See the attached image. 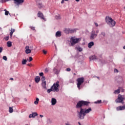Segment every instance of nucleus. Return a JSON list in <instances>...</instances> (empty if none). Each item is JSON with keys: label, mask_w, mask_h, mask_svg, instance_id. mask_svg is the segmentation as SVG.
Wrapping results in <instances>:
<instances>
[{"label": "nucleus", "mask_w": 125, "mask_h": 125, "mask_svg": "<svg viewBox=\"0 0 125 125\" xmlns=\"http://www.w3.org/2000/svg\"><path fill=\"white\" fill-rule=\"evenodd\" d=\"M90 104V102L84 101H79L76 105V108L77 109H80V111L77 110L78 116L80 120H83L84 117L86 115V114H88L90 112H91L92 109L91 107L88 108H83V106H88V104Z\"/></svg>", "instance_id": "obj_1"}, {"label": "nucleus", "mask_w": 125, "mask_h": 125, "mask_svg": "<svg viewBox=\"0 0 125 125\" xmlns=\"http://www.w3.org/2000/svg\"><path fill=\"white\" fill-rule=\"evenodd\" d=\"M58 87H59V81H57L56 83H54L50 89H48L47 92V93H50L51 91H53L54 92L56 91L57 92H58V91H59V89Z\"/></svg>", "instance_id": "obj_2"}, {"label": "nucleus", "mask_w": 125, "mask_h": 125, "mask_svg": "<svg viewBox=\"0 0 125 125\" xmlns=\"http://www.w3.org/2000/svg\"><path fill=\"white\" fill-rule=\"evenodd\" d=\"M105 21L108 24V25L109 26V27H111V28H113V27H115V25H116V22L112 18L107 16L105 18Z\"/></svg>", "instance_id": "obj_3"}, {"label": "nucleus", "mask_w": 125, "mask_h": 125, "mask_svg": "<svg viewBox=\"0 0 125 125\" xmlns=\"http://www.w3.org/2000/svg\"><path fill=\"white\" fill-rule=\"evenodd\" d=\"M76 81L77 82V87L80 90L83 87L82 84H83L84 82V78H83V77H80L78 78Z\"/></svg>", "instance_id": "obj_4"}, {"label": "nucleus", "mask_w": 125, "mask_h": 125, "mask_svg": "<svg viewBox=\"0 0 125 125\" xmlns=\"http://www.w3.org/2000/svg\"><path fill=\"white\" fill-rule=\"evenodd\" d=\"M81 38H75V37H71L70 39L71 46H73L76 43H78L81 42Z\"/></svg>", "instance_id": "obj_5"}, {"label": "nucleus", "mask_w": 125, "mask_h": 125, "mask_svg": "<svg viewBox=\"0 0 125 125\" xmlns=\"http://www.w3.org/2000/svg\"><path fill=\"white\" fill-rule=\"evenodd\" d=\"M124 100H125V96L119 94L118 98L115 100V102L116 103H122V104H124L125 103Z\"/></svg>", "instance_id": "obj_6"}, {"label": "nucleus", "mask_w": 125, "mask_h": 125, "mask_svg": "<svg viewBox=\"0 0 125 125\" xmlns=\"http://www.w3.org/2000/svg\"><path fill=\"white\" fill-rule=\"evenodd\" d=\"M77 31V29H71L70 28H66L64 30L65 33L66 34H74Z\"/></svg>", "instance_id": "obj_7"}, {"label": "nucleus", "mask_w": 125, "mask_h": 125, "mask_svg": "<svg viewBox=\"0 0 125 125\" xmlns=\"http://www.w3.org/2000/svg\"><path fill=\"white\" fill-rule=\"evenodd\" d=\"M97 37V34L95 33V31L94 30L92 31L89 37L90 40H94Z\"/></svg>", "instance_id": "obj_8"}, {"label": "nucleus", "mask_w": 125, "mask_h": 125, "mask_svg": "<svg viewBox=\"0 0 125 125\" xmlns=\"http://www.w3.org/2000/svg\"><path fill=\"white\" fill-rule=\"evenodd\" d=\"M14 4L19 5H21L24 2V0H14Z\"/></svg>", "instance_id": "obj_9"}, {"label": "nucleus", "mask_w": 125, "mask_h": 125, "mask_svg": "<svg viewBox=\"0 0 125 125\" xmlns=\"http://www.w3.org/2000/svg\"><path fill=\"white\" fill-rule=\"evenodd\" d=\"M38 17L41 18V19L44 20V21H46L45 18H44V17H43V14L40 11L38 12Z\"/></svg>", "instance_id": "obj_10"}, {"label": "nucleus", "mask_w": 125, "mask_h": 125, "mask_svg": "<svg viewBox=\"0 0 125 125\" xmlns=\"http://www.w3.org/2000/svg\"><path fill=\"white\" fill-rule=\"evenodd\" d=\"M36 3L39 8L42 7V4L41 2V0H36Z\"/></svg>", "instance_id": "obj_11"}, {"label": "nucleus", "mask_w": 125, "mask_h": 125, "mask_svg": "<svg viewBox=\"0 0 125 125\" xmlns=\"http://www.w3.org/2000/svg\"><path fill=\"white\" fill-rule=\"evenodd\" d=\"M125 109V105H120L116 108L117 111H122Z\"/></svg>", "instance_id": "obj_12"}, {"label": "nucleus", "mask_w": 125, "mask_h": 125, "mask_svg": "<svg viewBox=\"0 0 125 125\" xmlns=\"http://www.w3.org/2000/svg\"><path fill=\"white\" fill-rule=\"evenodd\" d=\"M30 47L29 46H26L25 47V53L26 54H29V53H31V49H29Z\"/></svg>", "instance_id": "obj_13"}, {"label": "nucleus", "mask_w": 125, "mask_h": 125, "mask_svg": "<svg viewBox=\"0 0 125 125\" xmlns=\"http://www.w3.org/2000/svg\"><path fill=\"white\" fill-rule=\"evenodd\" d=\"M36 116H38V113L37 112H33L29 115V118H36Z\"/></svg>", "instance_id": "obj_14"}, {"label": "nucleus", "mask_w": 125, "mask_h": 125, "mask_svg": "<svg viewBox=\"0 0 125 125\" xmlns=\"http://www.w3.org/2000/svg\"><path fill=\"white\" fill-rule=\"evenodd\" d=\"M35 83H40V81H41V78H40V76H36L35 78Z\"/></svg>", "instance_id": "obj_15"}, {"label": "nucleus", "mask_w": 125, "mask_h": 125, "mask_svg": "<svg viewBox=\"0 0 125 125\" xmlns=\"http://www.w3.org/2000/svg\"><path fill=\"white\" fill-rule=\"evenodd\" d=\"M42 85L44 89H46V81L42 82Z\"/></svg>", "instance_id": "obj_16"}, {"label": "nucleus", "mask_w": 125, "mask_h": 125, "mask_svg": "<svg viewBox=\"0 0 125 125\" xmlns=\"http://www.w3.org/2000/svg\"><path fill=\"white\" fill-rule=\"evenodd\" d=\"M57 102V101H56V99L55 98H52L51 99V103L52 105H55Z\"/></svg>", "instance_id": "obj_17"}, {"label": "nucleus", "mask_w": 125, "mask_h": 125, "mask_svg": "<svg viewBox=\"0 0 125 125\" xmlns=\"http://www.w3.org/2000/svg\"><path fill=\"white\" fill-rule=\"evenodd\" d=\"M122 87H119L117 90H115L114 91V94H119V93H120V90H121V89H122Z\"/></svg>", "instance_id": "obj_18"}, {"label": "nucleus", "mask_w": 125, "mask_h": 125, "mask_svg": "<svg viewBox=\"0 0 125 125\" xmlns=\"http://www.w3.org/2000/svg\"><path fill=\"white\" fill-rule=\"evenodd\" d=\"M94 45V42H91L88 44V47L89 48H91L92 46Z\"/></svg>", "instance_id": "obj_19"}, {"label": "nucleus", "mask_w": 125, "mask_h": 125, "mask_svg": "<svg viewBox=\"0 0 125 125\" xmlns=\"http://www.w3.org/2000/svg\"><path fill=\"white\" fill-rule=\"evenodd\" d=\"M90 60H97V57H96L95 55L91 56L89 57Z\"/></svg>", "instance_id": "obj_20"}, {"label": "nucleus", "mask_w": 125, "mask_h": 125, "mask_svg": "<svg viewBox=\"0 0 125 125\" xmlns=\"http://www.w3.org/2000/svg\"><path fill=\"white\" fill-rule=\"evenodd\" d=\"M55 36H56V37L57 38L61 37V31H58L56 33Z\"/></svg>", "instance_id": "obj_21"}, {"label": "nucleus", "mask_w": 125, "mask_h": 125, "mask_svg": "<svg viewBox=\"0 0 125 125\" xmlns=\"http://www.w3.org/2000/svg\"><path fill=\"white\" fill-rule=\"evenodd\" d=\"M75 48L77 50H78L79 52H82V51H83V48L80 46H76Z\"/></svg>", "instance_id": "obj_22"}, {"label": "nucleus", "mask_w": 125, "mask_h": 125, "mask_svg": "<svg viewBox=\"0 0 125 125\" xmlns=\"http://www.w3.org/2000/svg\"><path fill=\"white\" fill-rule=\"evenodd\" d=\"M7 46L8 47H11V46H12V42H11L10 41H8L7 42Z\"/></svg>", "instance_id": "obj_23"}, {"label": "nucleus", "mask_w": 125, "mask_h": 125, "mask_svg": "<svg viewBox=\"0 0 125 125\" xmlns=\"http://www.w3.org/2000/svg\"><path fill=\"white\" fill-rule=\"evenodd\" d=\"M94 104H101V103H102V100H98L96 102H94Z\"/></svg>", "instance_id": "obj_24"}, {"label": "nucleus", "mask_w": 125, "mask_h": 125, "mask_svg": "<svg viewBox=\"0 0 125 125\" xmlns=\"http://www.w3.org/2000/svg\"><path fill=\"white\" fill-rule=\"evenodd\" d=\"M15 32V29H11V32H10V35L11 37H12V35H13V33Z\"/></svg>", "instance_id": "obj_25"}, {"label": "nucleus", "mask_w": 125, "mask_h": 125, "mask_svg": "<svg viewBox=\"0 0 125 125\" xmlns=\"http://www.w3.org/2000/svg\"><path fill=\"white\" fill-rule=\"evenodd\" d=\"M39 101H40V99L39 98H36V101L34 102V104L35 105H37V104H39Z\"/></svg>", "instance_id": "obj_26"}, {"label": "nucleus", "mask_w": 125, "mask_h": 125, "mask_svg": "<svg viewBox=\"0 0 125 125\" xmlns=\"http://www.w3.org/2000/svg\"><path fill=\"white\" fill-rule=\"evenodd\" d=\"M11 0H0V3H4V2H6V1H9Z\"/></svg>", "instance_id": "obj_27"}, {"label": "nucleus", "mask_w": 125, "mask_h": 125, "mask_svg": "<svg viewBox=\"0 0 125 125\" xmlns=\"http://www.w3.org/2000/svg\"><path fill=\"white\" fill-rule=\"evenodd\" d=\"M26 63H27V60L23 59L22 61V65H25Z\"/></svg>", "instance_id": "obj_28"}, {"label": "nucleus", "mask_w": 125, "mask_h": 125, "mask_svg": "<svg viewBox=\"0 0 125 125\" xmlns=\"http://www.w3.org/2000/svg\"><path fill=\"white\" fill-rule=\"evenodd\" d=\"M55 18L57 20H59L61 19V17L60 16V15H59L56 16Z\"/></svg>", "instance_id": "obj_29"}, {"label": "nucleus", "mask_w": 125, "mask_h": 125, "mask_svg": "<svg viewBox=\"0 0 125 125\" xmlns=\"http://www.w3.org/2000/svg\"><path fill=\"white\" fill-rule=\"evenodd\" d=\"M9 113H13V108L11 107H9Z\"/></svg>", "instance_id": "obj_30"}, {"label": "nucleus", "mask_w": 125, "mask_h": 125, "mask_svg": "<svg viewBox=\"0 0 125 125\" xmlns=\"http://www.w3.org/2000/svg\"><path fill=\"white\" fill-rule=\"evenodd\" d=\"M4 11H5V15L7 16L8 14H9V12L6 10V9H4Z\"/></svg>", "instance_id": "obj_31"}, {"label": "nucleus", "mask_w": 125, "mask_h": 125, "mask_svg": "<svg viewBox=\"0 0 125 125\" xmlns=\"http://www.w3.org/2000/svg\"><path fill=\"white\" fill-rule=\"evenodd\" d=\"M4 40H5L6 41H8V40H9V36H6L4 38Z\"/></svg>", "instance_id": "obj_32"}, {"label": "nucleus", "mask_w": 125, "mask_h": 125, "mask_svg": "<svg viewBox=\"0 0 125 125\" xmlns=\"http://www.w3.org/2000/svg\"><path fill=\"white\" fill-rule=\"evenodd\" d=\"M29 28L32 30V31H35L36 30L35 27L34 26H29Z\"/></svg>", "instance_id": "obj_33"}, {"label": "nucleus", "mask_w": 125, "mask_h": 125, "mask_svg": "<svg viewBox=\"0 0 125 125\" xmlns=\"http://www.w3.org/2000/svg\"><path fill=\"white\" fill-rule=\"evenodd\" d=\"M101 35H102L104 38L106 36V34L104 32H102Z\"/></svg>", "instance_id": "obj_34"}, {"label": "nucleus", "mask_w": 125, "mask_h": 125, "mask_svg": "<svg viewBox=\"0 0 125 125\" xmlns=\"http://www.w3.org/2000/svg\"><path fill=\"white\" fill-rule=\"evenodd\" d=\"M53 72H54L55 74H57V72H58L57 69H56V68H54L53 69Z\"/></svg>", "instance_id": "obj_35"}, {"label": "nucleus", "mask_w": 125, "mask_h": 125, "mask_svg": "<svg viewBox=\"0 0 125 125\" xmlns=\"http://www.w3.org/2000/svg\"><path fill=\"white\" fill-rule=\"evenodd\" d=\"M3 59L5 60V61H7V57L5 56H3Z\"/></svg>", "instance_id": "obj_36"}, {"label": "nucleus", "mask_w": 125, "mask_h": 125, "mask_svg": "<svg viewBox=\"0 0 125 125\" xmlns=\"http://www.w3.org/2000/svg\"><path fill=\"white\" fill-rule=\"evenodd\" d=\"M41 80H42V82H44V81L45 80V77L42 76Z\"/></svg>", "instance_id": "obj_37"}, {"label": "nucleus", "mask_w": 125, "mask_h": 125, "mask_svg": "<svg viewBox=\"0 0 125 125\" xmlns=\"http://www.w3.org/2000/svg\"><path fill=\"white\" fill-rule=\"evenodd\" d=\"M39 76L40 77H43V72H41V73H39Z\"/></svg>", "instance_id": "obj_38"}, {"label": "nucleus", "mask_w": 125, "mask_h": 125, "mask_svg": "<svg viewBox=\"0 0 125 125\" xmlns=\"http://www.w3.org/2000/svg\"><path fill=\"white\" fill-rule=\"evenodd\" d=\"M32 60H33V58L32 57H30L29 58V62H31V61H32Z\"/></svg>", "instance_id": "obj_39"}, {"label": "nucleus", "mask_w": 125, "mask_h": 125, "mask_svg": "<svg viewBox=\"0 0 125 125\" xmlns=\"http://www.w3.org/2000/svg\"><path fill=\"white\" fill-rule=\"evenodd\" d=\"M114 73H119V70L117 69H114Z\"/></svg>", "instance_id": "obj_40"}, {"label": "nucleus", "mask_w": 125, "mask_h": 125, "mask_svg": "<svg viewBox=\"0 0 125 125\" xmlns=\"http://www.w3.org/2000/svg\"><path fill=\"white\" fill-rule=\"evenodd\" d=\"M66 71L67 72H70V71H71V68H66Z\"/></svg>", "instance_id": "obj_41"}, {"label": "nucleus", "mask_w": 125, "mask_h": 125, "mask_svg": "<svg viewBox=\"0 0 125 125\" xmlns=\"http://www.w3.org/2000/svg\"><path fill=\"white\" fill-rule=\"evenodd\" d=\"M43 53H44V54H46V53H47V51L43 50Z\"/></svg>", "instance_id": "obj_42"}, {"label": "nucleus", "mask_w": 125, "mask_h": 125, "mask_svg": "<svg viewBox=\"0 0 125 125\" xmlns=\"http://www.w3.org/2000/svg\"><path fill=\"white\" fill-rule=\"evenodd\" d=\"M48 124H51V123H52L51 120L50 119H48Z\"/></svg>", "instance_id": "obj_43"}, {"label": "nucleus", "mask_w": 125, "mask_h": 125, "mask_svg": "<svg viewBox=\"0 0 125 125\" xmlns=\"http://www.w3.org/2000/svg\"><path fill=\"white\" fill-rule=\"evenodd\" d=\"M2 52V47H0V53H1Z\"/></svg>", "instance_id": "obj_44"}, {"label": "nucleus", "mask_w": 125, "mask_h": 125, "mask_svg": "<svg viewBox=\"0 0 125 125\" xmlns=\"http://www.w3.org/2000/svg\"><path fill=\"white\" fill-rule=\"evenodd\" d=\"M45 72H46V73H47V72H48V68H46L45 69Z\"/></svg>", "instance_id": "obj_45"}, {"label": "nucleus", "mask_w": 125, "mask_h": 125, "mask_svg": "<svg viewBox=\"0 0 125 125\" xmlns=\"http://www.w3.org/2000/svg\"><path fill=\"white\" fill-rule=\"evenodd\" d=\"M95 25L96 27H98V24L97 23V22H95Z\"/></svg>", "instance_id": "obj_46"}, {"label": "nucleus", "mask_w": 125, "mask_h": 125, "mask_svg": "<svg viewBox=\"0 0 125 125\" xmlns=\"http://www.w3.org/2000/svg\"><path fill=\"white\" fill-rule=\"evenodd\" d=\"M94 78H97V79H98L99 81L100 80L99 77L94 76Z\"/></svg>", "instance_id": "obj_47"}, {"label": "nucleus", "mask_w": 125, "mask_h": 125, "mask_svg": "<svg viewBox=\"0 0 125 125\" xmlns=\"http://www.w3.org/2000/svg\"><path fill=\"white\" fill-rule=\"evenodd\" d=\"M64 1H65V0H62L61 1V3H64Z\"/></svg>", "instance_id": "obj_48"}, {"label": "nucleus", "mask_w": 125, "mask_h": 125, "mask_svg": "<svg viewBox=\"0 0 125 125\" xmlns=\"http://www.w3.org/2000/svg\"><path fill=\"white\" fill-rule=\"evenodd\" d=\"M96 34H98V33H99V30H97L96 31Z\"/></svg>", "instance_id": "obj_49"}, {"label": "nucleus", "mask_w": 125, "mask_h": 125, "mask_svg": "<svg viewBox=\"0 0 125 125\" xmlns=\"http://www.w3.org/2000/svg\"><path fill=\"white\" fill-rule=\"evenodd\" d=\"M40 117H41V118H43V115H40Z\"/></svg>", "instance_id": "obj_50"}, {"label": "nucleus", "mask_w": 125, "mask_h": 125, "mask_svg": "<svg viewBox=\"0 0 125 125\" xmlns=\"http://www.w3.org/2000/svg\"><path fill=\"white\" fill-rule=\"evenodd\" d=\"M13 78H10V81H13Z\"/></svg>", "instance_id": "obj_51"}, {"label": "nucleus", "mask_w": 125, "mask_h": 125, "mask_svg": "<svg viewBox=\"0 0 125 125\" xmlns=\"http://www.w3.org/2000/svg\"><path fill=\"white\" fill-rule=\"evenodd\" d=\"M124 91H125V89H122V92H124Z\"/></svg>", "instance_id": "obj_52"}, {"label": "nucleus", "mask_w": 125, "mask_h": 125, "mask_svg": "<svg viewBox=\"0 0 125 125\" xmlns=\"http://www.w3.org/2000/svg\"><path fill=\"white\" fill-rule=\"evenodd\" d=\"M27 65H28L29 67H31V66H32V64H27Z\"/></svg>", "instance_id": "obj_53"}, {"label": "nucleus", "mask_w": 125, "mask_h": 125, "mask_svg": "<svg viewBox=\"0 0 125 125\" xmlns=\"http://www.w3.org/2000/svg\"><path fill=\"white\" fill-rule=\"evenodd\" d=\"M76 0V1H77V2L80 1V0Z\"/></svg>", "instance_id": "obj_54"}, {"label": "nucleus", "mask_w": 125, "mask_h": 125, "mask_svg": "<svg viewBox=\"0 0 125 125\" xmlns=\"http://www.w3.org/2000/svg\"><path fill=\"white\" fill-rule=\"evenodd\" d=\"M124 49H125V45L123 46Z\"/></svg>", "instance_id": "obj_55"}, {"label": "nucleus", "mask_w": 125, "mask_h": 125, "mask_svg": "<svg viewBox=\"0 0 125 125\" xmlns=\"http://www.w3.org/2000/svg\"><path fill=\"white\" fill-rule=\"evenodd\" d=\"M65 1H68L69 0H64Z\"/></svg>", "instance_id": "obj_56"}, {"label": "nucleus", "mask_w": 125, "mask_h": 125, "mask_svg": "<svg viewBox=\"0 0 125 125\" xmlns=\"http://www.w3.org/2000/svg\"><path fill=\"white\" fill-rule=\"evenodd\" d=\"M55 47H56V48H57V47H56V45H55Z\"/></svg>", "instance_id": "obj_57"}, {"label": "nucleus", "mask_w": 125, "mask_h": 125, "mask_svg": "<svg viewBox=\"0 0 125 125\" xmlns=\"http://www.w3.org/2000/svg\"><path fill=\"white\" fill-rule=\"evenodd\" d=\"M29 87H31V85H29Z\"/></svg>", "instance_id": "obj_58"}, {"label": "nucleus", "mask_w": 125, "mask_h": 125, "mask_svg": "<svg viewBox=\"0 0 125 125\" xmlns=\"http://www.w3.org/2000/svg\"><path fill=\"white\" fill-rule=\"evenodd\" d=\"M25 101H27V99L25 100Z\"/></svg>", "instance_id": "obj_59"}, {"label": "nucleus", "mask_w": 125, "mask_h": 125, "mask_svg": "<svg viewBox=\"0 0 125 125\" xmlns=\"http://www.w3.org/2000/svg\"><path fill=\"white\" fill-rule=\"evenodd\" d=\"M0 29H1V27H0Z\"/></svg>", "instance_id": "obj_60"}, {"label": "nucleus", "mask_w": 125, "mask_h": 125, "mask_svg": "<svg viewBox=\"0 0 125 125\" xmlns=\"http://www.w3.org/2000/svg\"><path fill=\"white\" fill-rule=\"evenodd\" d=\"M121 79H123V78L121 77Z\"/></svg>", "instance_id": "obj_61"}]
</instances>
